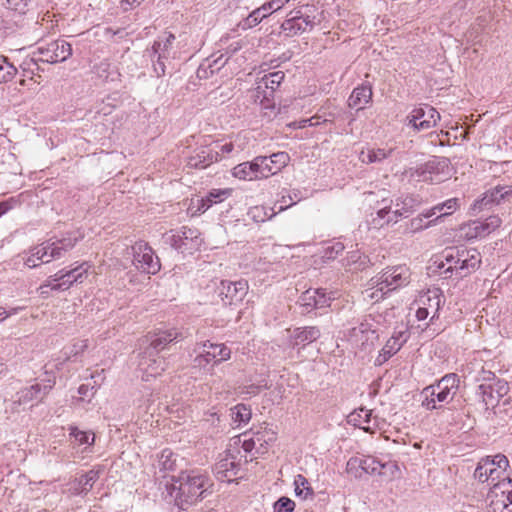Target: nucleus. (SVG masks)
Masks as SVG:
<instances>
[{
	"label": "nucleus",
	"instance_id": "49",
	"mask_svg": "<svg viewBox=\"0 0 512 512\" xmlns=\"http://www.w3.org/2000/svg\"><path fill=\"white\" fill-rule=\"evenodd\" d=\"M363 475H376L378 472L379 460L371 456L360 457Z\"/></svg>",
	"mask_w": 512,
	"mask_h": 512
},
{
	"label": "nucleus",
	"instance_id": "40",
	"mask_svg": "<svg viewBox=\"0 0 512 512\" xmlns=\"http://www.w3.org/2000/svg\"><path fill=\"white\" fill-rule=\"evenodd\" d=\"M267 18L265 14L262 12L261 8L258 7L253 10L245 19H243L239 26L243 30L251 29L258 25L263 19Z\"/></svg>",
	"mask_w": 512,
	"mask_h": 512
},
{
	"label": "nucleus",
	"instance_id": "6",
	"mask_svg": "<svg viewBox=\"0 0 512 512\" xmlns=\"http://www.w3.org/2000/svg\"><path fill=\"white\" fill-rule=\"evenodd\" d=\"M41 55L40 58H32L31 61L36 63L42 61L50 64L62 63L72 55L71 44L64 39H57L49 43L38 46L37 51L33 53Z\"/></svg>",
	"mask_w": 512,
	"mask_h": 512
},
{
	"label": "nucleus",
	"instance_id": "41",
	"mask_svg": "<svg viewBox=\"0 0 512 512\" xmlns=\"http://www.w3.org/2000/svg\"><path fill=\"white\" fill-rule=\"evenodd\" d=\"M17 73V68L9 63L4 56H0V84L11 81Z\"/></svg>",
	"mask_w": 512,
	"mask_h": 512
},
{
	"label": "nucleus",
	"instance_id": "27",
	"mask_svg": "<svg viewBox=\"0 0 512 512\" xmlns=\"http://www.w3.org/2000/svg\"><path fill=\"white\" fill-rule=\"evenodd\" d=\"M62 247H56L54 242H44L36 246V255L40 258V263H49L54 259L62 257Z\"/></svg>",
	"mask_w": 512,
	"mask_h": 512
},
{
	"label": "nucleus",
	"instance_id": "23",
	"mask_svg": "<svg viewBox=\"0 0 512 512\" xmlns=\"http://www.w3.org/2000/svg\"><path fill=\"white\" fill-rule=\"evenodd\" d=\"M237 471L238 465L229 458L219 460L214 467V475L220 481L231 482Z\"/></svg>",
	"mask_w": 512,
	"mask_h": 512
},
{
	"label": "nucleus",
	"instance_id": "53",
	"mask_svg": "<svg viewBox=\"0 0 512 512\" xmlns=\"http://www.w3.org/2000/svg\"><path fill=\"white\" fill-rule=\"evenodd\" d=\"M295 502L288 497H280L273 505L274 512H293Z\"/></svg>",
	"mask_w": 512,
	"mask_h": 512
},
{
	"label": "nucleus",
	"instance_id": "11",
	"mask_svg": "<svg viewBox=\"0 0 512 512\" xmlns=\"http://www.w3.org/2000/svg\"><path fill=\"white\" fill-rule=\"evenodd\" d=\"M292 14L293 12H290L291 17L281 24V30L286 36L292 37L314 27L315 23L310 16H304L300 11H295L294 15Z\"/></svg>",
	"mask_w": 512,
	"mask_h": 512
},
{
	"label": "nucleus",
	"instance_id": "20",
	"mask_svg": "<svg viewBox=\"0 0 512 512\" xmlns=\"http://www.w3.org/2000/svg\"><path fill=\"white\" fill-rule=\"evenodd\" d=\"M461 264L458 277L462 278L475 271L481 264V255L476 249L461 247Z\"/></svg>",
	"mask_w": 512,
	"mask_h": 512
},
{
	"label": "nucleus",
	"instance_id": "46",
	"mask_svg": "<svg viewBox=\"0 0 512 512\" xmlns=\"http://www.w3.org/2000/svg\"><path fill=\"white\" fill-rule=\"evenodd\" d=\"M232 174L234 177L241 180H254L257 179V175L251 172V165L248 162L238 164L233 168Z\"/></svg>",
	"mask_w": 512,
	"mask_h": 512
},
{
	"label": "nucleus",
	"instance_id": "7",
	"mask_svg": "<svg viewBox=\"0 0 512 512\" xmlns=\"http://www.w3.org/2000/svg\"><path fill=\"white\" fill-rule=\"evenodd\" d=\"M131 249L133 254V265L137 270L147 274H156L160 270L161 265L159 258L155 256L154 251L148 243L138 241L131 247Z\"/></svg>",
	"mask_w": 512,
	"mask_h": 512
},
{
	"label": "nucleus",
	"instance_id": "12",
	"mask_svg": "<svg viewBox=\"0 0 512 512\" xmlns=\"http://www.w3.org/2000/svg\"><path fill=\"white\" fill-rule=\"evenodd\" d=\"M45 384L41 386L40 384L36 383L31 385L30 387L21 389L17 393V402L19 404H28L32 402L33 400H42L45 395L48 394V392L53 388L55 385V377L49 376L47 379L44 380Z\"/></svg>",
	"mask_w": 512,
	"mask_h": 512
},
{
	"label": "nucleus",
	"instance_id": "19",
	"mask_svg": "<svg viewBox=\"0 0 512 512\" xmlns=\"http://www.w3.org/2000/svg\"><path fill=\"white\" fill-rule=\"evenodd\" d=\"M203 348L205 356L209 357L213 362V366L227 361L231 357V349L223 343H212L210 341H204L199 343V349Z\"/></svg>",
	"mask_w": 512,
	"mask_h": 512
},
{
	"label": "nucleus",
	"instance_id": "31",
	"mask_svg": "<svg viewBox=\"0 0 512 512\" xmlns=\"http://www.w3.org/2000/svg\"><path fill=\"white\" fill-rule=\"evenodd\" d=\"M459 207V199L458 198H451L443 203H439L429 209L425 212L424 217H432L437 212L441 213L438 217L443 218L444 216L452 214L454 211H456Z\"/></svg>",
	"mask_w": 512,
	"mask_h": 512
},
{
	"label": "nucleus",
	"instance_id": "55",
	"mask_svg": "<svg viewBox=\"0 0 512 512\" xmlns=\"http://www.w3.org/2000/svg\"><path fill=\"white\" fill-rule=\"evenodd\" d=\"M195 351L198 352V355L193 359V367L206 369L211 363L213 364L210 358L205 356L203 348L199 349V343H197Z\"/></svg>",
	"mask_w": 512,
	"mask_h": 512
},
{
	"label": "nucleus",
	"instance_id": "18",
	"mask_svg": "<svg viewBox=\"0 0 512 512\" xmlns=\"http://www.w3.org/2000/svg\"><path fill=\"white\" fill-rule=\"evenodd\" d=\"M419 200L414 196H405L397 198L392 210V216L387 219V222H398L399 218L407 217L412 214L419 206Z\"/></svg>",
	"mask_w": 512,
	"mask_h": 512
},
{
	"label": "nucleus",
	"instance_id": "60",
	"mask_svg": "<svg viewBox=\"0 0 512 512\" xmlns=\"http://www.w3.org/2000/svg\"><path fill=\"white\" fill-rule=\"evenodd\" d=\"M330 298L326 297L325 292L317 289L314 290V296H313V307L315 308H322L328 305V301Z\"/></svg>",
	"mask_w": 512,
	"mask_h": 512
},
{
	"label": "nucleus",
	"instance_id": "59",
	"mask_svg": "<svg viewBox=\"0 0 512 512\" xmlns=\"http://www.w3.org/2000/svg\"><path fill=\"white\" fill-rule=\"evenodd\" d=\"M344 250V245L340 242L327 247L324 252V258L331 260L337 257Z\"/></svg>",
	"mask_w": 512,
	"mask_h": 512
},
{
	"label": "nucleus",
	"instance_id": "43",
	"mask_svg": "<svg viewBox=\"0 0 512 512\" xmlns=\"http://www.w3.org/2000/svg\"><path fill=\"white\" fill-rule=\"evenodd\" d=\"M368 263V257L362 255L359 251H352L348 253L346 266L354 265L355 269L362 270L368 266Z\"/></svg>",
	"mask_w": 512,
	"mask_h": 512
},
{
	"label": "nucleus",
	"instance_id": "44",
	"mask_svg": "<svg viewBox=\"0 0 512 512\" xmlns=\"http://www.w3.org/2000/svg\"><path fill=\"white\" fill-rule=\"evenodd\" d=\"M69 430L70 438H73L75 443L79 445L87 444L88 446L94 443V435L90 437V434L88 432L81 431L75 426H71Z\"/></svg>",
	"mask_w": 512,
	"mask_h": 512
},
{
	"label": "nucleus",
	"instance_id": "54",
	"mask_svg": "<svg viewBox=\"0 0 512 512\" xmlns=\"http://www.w3.org/2000/svg\"><path fill=\"white\" fill-rule=\"evenodd\" d=\"M55 274L51 275L47 278V280L43 283V288H50L51 291H65L70 288V282H64V279L60 281H55Z\"/></svg>",
	"mask_w": 512,
	"mask_h": 512
},
{
	"label": "nucleus",
	"instance_id": "28",
	"mask_svg": "<svg viewBox=\"0 0 512 512\" xmlns=\"http://www.w3.org/2000/svg\"><path fill=\"white\" fill-rule=\"evenodd\" d=\"M419 301L424 305V307L429 308L430 312H433V319L443 303V295L441 290L438 288L429 289L426 294L420 297Z\"/></svg>",
	"mask_w": 512,
	"mask_h": 512
},
{
	"label": "nucleus",
	"instance_id": "3",
	"mask_svg": "<svg viewBox=\"0 0 512 512\" xmlns=\"http://www.w3.org/2000/svg\"><path fill=\"white\" fill-rule=\"evenodd\" d=\"M508 467L509 461L505 455L486 456L478 462L474 478L481 483L491 481L494 484L504 475Z\"/></svg>",
	"mask_w": 512,
	"mask_h": 512
},
{
	"label": "nucleus",
	"instance_id": "52",
	"mask_svg": "<svg viewBox=\"0 0 512 512\" xmlns=\"http://www.w3.org/2000/svg\"><path fill=\"white\" fill-rule=\"evenodd\" d=\"M392 216V207L386 206L377 211V216L372 219V225L374 227H382L384 224H389L387 219Z\"/></svg>",
	"mask_w": 512,
	"mask_h": 512
},
{
	"label": "nucleus",
	"instance_id": "4",
	"mask_svg": "<svg viewBox=\"0 0 512 512\" xmlns=\"http://www.w3.org/2000/svg\"><path fill=\"white\" fill-rule=\"evenodd\" d=\"M174 41V34L168 33L153 43L149 56L153 62L154 72L158 77L165 75L166 62L169 63L170 59L176 58L177 51L173 46Z\"/></svg>",
	"mask_w": 512,
	"mask_h": 512
},
{
	"label": "nucleus",
	"instance_id": "15",
	"mask_svg": "<svg viewBox=\"0 0 512 512\" xmlns=\"http://www.w3.org/2000/svg\"><path fill=\"white\" fill-rule=\"evenodd\" d=\"M220 160L221 157L218 149H213L212 146H205L188 158L187 165L191 168L204 169Z\"/></svg>",
	"mask_w": 512,
	"mask_h": 512
},
{
	"label": "nucleus",
	"instance_id": "5",
	"mask_svg": "<svg viewBox=\"0 0 512 512\" xmlns=\"http://www.w3.org/2000/svg\"><path fill=\"white\" fill-rule=\"evenodd\" d=\"M410 272L406 266H394L387 268L380 278L376 281L377 290L370 295L371 299L377 298V292H382L381 296L384 294V290L393 291L397 288L405 286L409 283Z\"/></svg>",
	"mask_w": 512,
	"mask_h": 512
},
{
	"label": "nucleus",
	"instance_id": "24",
	"mask_svg": "<svg viewBox=\"0 0 512 512\" xmlns=\"http://www.w3.org/2000/svg\"><path fill=\"white\" fill-rule=\"evenodd\" d=\"M372 99V89L370 86H359L354 88L349 99L348 105L351 108H356L357 110L364 109L365 106Z\"/></svg>",
	"mask_w": 512,
	"mask_h": 512
},
{
	"label": "nucleus",
	"instance_id": "61",
	"mask_svg": "<svg viewBox=\"0 0 512 512\" xmlns=\"http://www.w3.org/2000/svg\"><path fill=\"white\" fill-rule=\"evenodd\" d=\"M24 264L29 268H35L40 264V258L36 255V247L31 249L30 255L23 257Z\"/></svg>",
	"mask_w": 512,
	"mask_h": 512
},
{
	"label": "nucleus",
	"instance_id": "38",
	"mask_svg": "<svg viewBox=\"0 0 512 512\" xmlns=\"http://www.w3.org/2000/svg\"><path fill=\"white\" fill-rule=\"evenodd\" d=\"M393 149H389L388 151L384 150V149H372V150H368L366 153L365 152H362L361 153V161L363 163H375V162H381L383 161L384 159H386L387 157L390 156V154L392 153Z\"/></svg>",
	"mask_w": 512,
	"mask_h": 512
},
{
	"label": "nucleus",
	"instance_id": "50",
	"mask_svg": "<svg viewBox=\"0 0 512 512\" xmlns=\"http://www.w3.org/2000/svg\"><path fill=\"white\" fill-rule=\"evenodd\" d=\"M32 4V0H6L5 6L7 9L15 11L19 14H25Z\"/></svg>",
	"mask_w": 512,
	"mask_h": 512
},
{
	"label": "nucleus",
	"instance_id": "37",
	"mask_svg": "<svg viewBox=\"0 0 512 512\" xmlns=\"http://www.w3.org/2000/svg\"><path fill=\"white\" fill-rule=\"evenodd\" d=\"M294 485L296 496L307 499L308 497H312L314 495L312 487L303 475L298 474L295 477Z\"/></svg>",
	"mask_w": 512,
	"mask_h": 512
},
{
	"label": "nucleus",
	"instance_id": "32",
	"mask_svg": "<svg viewBox=\"0 0 512 512\" xmlns=\"http://www.w3.org/2000/svg\"><path fill=\"white\" fill-rule=\"evenodd\" d=\"M178 337L179 333L175 329L159 332L151 340L150 349L158 352L164 349L166 345L176 340Z\"/></svg>",
	"mask_w": 512,
	"mask_h": 512
},
{
	"label": "nucleus",
	"instance_id": "13",
	"mask_svg": "<svg viewBox=\"0 0 512 512\" xmlns=\"http://www.w3.org/2000/svg\"><path fill=\"white\" fill-rule=\"evenodd\" d=\"M168 241L173 248L182 250V252L187 249L189 244V248H194L201 243L199 231L186 226L182 227V229L176 234L169 236Z\"/></svg>",
	"mask_w": 512,
	"mask_h": 512
},
{
	"label": "nucleus",
	"instance_id": "25",
	"mask_svg": "<svg viewBox=\"0 0 512 512\" xmlns=\"http://www.w3.org/2000/svg\"><path fill=\"white\" fill-rule=\"evenodd\" d=\"M86 263L81 264L80 266L64 271L61 270L55 273V281H60L64 279V282H70V287L74 283H82L87 278L88 266L84 268Z\"/></svg>",
	"mask_w": 512,
	"mask_h": 512
},
{
	"label": "nucleus",
	"instance_id": "56",
	"mask_svg": "<svg viewBox=\"0 0 512 512\" xmlns=\"http://www.w3.org/2000/svg\"><path fill=\"white\" fill-rule=\"evenodd\" d=\"M225 191H218V192H210L209 196L206 199H201V206L198 207V211L205 212L207 209L210 208L212 203H216L219 199L221 201V196L225 195Z\"/></svg>",
	"mask_w": 512,
	"mask_h": 512
},
{
	"label": "nucleus",
	"instance_id": "30",
	"mask_svg": "<svg viewBox=\"0 0 512 512\" xmlns=\"http://www.w3.org/2000/svg\"><path fill=\"white\" fill-rule=\"evenodd\" d=\"M378 472L376 475L380 476L384 481L390 482L399 479L402 471L396 461H387L378 463Z\"/></svg>",
	"mask_w": 512,
	"mask_h": 512
},
{
	"label": "nucleus",
	"instance_id": "14",
	"mask_svg": "<svg viewBox=\"0 0 512 512\" xmlns=\"http://www.w3.org/2000/svg\"><path fill=\"white\" fill-rule=\"evenodd\" d=\"M501 225L498 216H490L484 221H473L466 227L465 235L468 239L483 238Z\"/></svg>",
	"mask_w": 512,
	"mask_h": 512
},
{
	"label": "nucleus",
	"instance_id": "34",
	"mask_svg": "<svg viewBox=\"0 0 512 512\" xmlns=\"http://www.w3.org/2000/svg\"><path fill=\"white\" fill-rule=\"evenodd\" d=\"M460 254L461 247H451L444 251V260L447 264H449V266L444 271L445 274L455 271L456 275L458 276L459 266L461 264Z\"/></svg>",
	"mask_w": 512,
	"mask_h": 512
},
{
	"label": "nucleus",
	"instance_id": "48",
	"mask_svg": "<svg viewBox=\"0 0 512 512\" xmlns=\"http://www.w3.org/2000/svg\"><path fill=\"white\" fill-rule=\"evenodd\" d=\"M266 162V156H258L253 161L248 162V165H251V172L257 175V179L268 178V176H264L267 168Z\"/></svg>",
	"mask_w": 512,
	"mask_h": 512
},
{
	"label": "nucleus",
	"instance_id": "9",
	"mask_svg": "<svg viewBox=\"0 0 512 512\" xmlns=\"http://www.w3.org/2000/svg\"><path fill=\"white\" fill-rule=\"evenodd\" d=\"M408 124L417 131H424L434 127L440 119L439 112L429 106L419 107L412 110L407 117Z\"/></svg>",
	"mask_w": 512,
	"mask_h": 512
},
{
	"label": "nucleus",
	"instance_id": "10",
	"mask_svg": "<svg viewBox=\"0 0 512 512\" xmlns=\"http://www.w3.org/2000/svg\"><path fill=\"white\" fill-rule=\"evenodd\" d=\"M246 290L247 283L244 281L231 282L222 280L217 286L218 296L224 305H231L241 301L246 294Z\"/></svg>",
	"mask_w": 512,
	"mask_h": 512
},
{
	"label": "nucleus",
	"instance_id": "57",
	"mask_svg": "<svg viewBox=\"0 0 512 512\" xmlns=\"http://www.w3.org/2000/svg\"><path fill=\"white\" fill-rule=\"evenodd\" d=\"M81 237H82L81 235L74 236V237L69 236V237H65L60 240L54 241V243H55L56 247L64 248V249H62V256H63L64 253H66L68 250H70L71 248L74 247V245L76 244L78 239Z\"/></svg>",
	"mask_w": 512,
	"mask_h": 512
},
{
	"label": "nucleus",
	"instance_id": "26",
	"mask_svg": "<svg viewBox=\"0 0 512 512\" xmlns=\"http://www.w3.org/2000/svg\"><path fill=\"white\" fill-rule=\"evenodd\" d=\"M266 160L267 168L265 169L264 176L269 177L281 171L288 164L290 156L287 152L281 151L273 153L269 157L266 156Z\"/></svg>",
	"mask_w": 512,
	"mask_h": 512
},
{
	"label": "nucleus",
	"instance_id": "39",
	"mask_svg": "<svg viewBox=\"0 0 512 512\" xmlns=\"http://www.w3.org/2000/svg\"><path fill=\"white\" fill-rule=\"evenodd\" d=\"M512 490V477L508 476L495 482L490 490V497L501 498Z\"/></svg>",
	"mask_w": 512,
	"mask_h": 512
},
{
	"label": "nucleus",
	"instance_id": "63",
	"mask_svg": "<svg viewBox=\"0 0 512 512\" xmlns=\"http://www.w3.org/2000/svg\"><path fill=\"white\" fill-rule=\"evenodd\" d=\"M18 204H19V201L14 197H11L6 201L1 202L0 203V216L5 214L9 210L13 209L14 207H16Z\"/></svg>",
	"mask_w": 512,
	"mask_h": 512
},
{
	"label": "nucleus",
	"instance_id": "42",
	"mask_svg": "<svg viewBox=\"0 0 512 512\" xmlns=\"http://www.w3.org/2000/svg\"><path fill=\"white\" fill-rule=\"evenodd\" d=\"M176 458L175 454L169 450L164 449L159 457L158 466L160 471H173L175 469Z\"/></svg>",
	"mask_w": 512,
	"mask_h": 512
},
{
	"label": "nucleus",
	"instance_id": "17",
	"mask_svg": "<svg viewBox=\"0 0 512 512\" xmlns=\"http://www.w3.org/2000/svg\"><path fill=\"white\" fill-rule=\"evenodd\" d=\"M284 77L285 75L282 71H276L264 75L257 83V87L255 88V97L259 98L260 94H263V98L267 99L279 87L281 82L284 80Z\"/></svg>",
	"mask_w": 512,
	"mask_h": 512
},
{
	"label": "nucleus",
	"instance_id": "45",
	"mask_svg": "<svg viewBox=\"0 0 512 512\" xmlns=\"http://www.w3.org/2000/svg\"><path fill=\"white\" fill-rule=\"evenodd\" d=\"M232 417L238 425L247 423L251 418V409L244 404H238L232 409Z\"/></svg>",
	"mask_w": 512,
	"mask_h": 512
},
{
	"label": "nucleus",
	"instance_id": "29",
	"mask_svg": "<svg viewBox=\"0 0 512 512\" xmlns=\"http://www.w3.org/2000/svg\"><path fill=\"white\" fill-rule=\"evenodd\" d=\"M99 477V470H89L88 472L80 476L78 479H76L74 490L76 491L77 494H86L93 488L94 484L97 482Z\"/></svg>",
	"mask_w": 512,
	"mask_h": 512
},
{
	"label": "nucleus",
	"instance_id": "47",
	"mask_svg": "<svg viewBox=\"0 0 512 512\" xmlns=\"http://www.w3.org/2000/svg\"><path fill=\"white\" fill-rule=\"evenodd\" d=\"M346 472L356 479H361L363 477L360 457H351L347 461Z\"/></svg>",
	"mask_w": 512,
	"mask_h": 512
},
{
	"label": "nucleus",
	"instance_id": "21",
	"mask_svg": "<svg viewBox=\"0 0 512 512\" xmlns=\"http://www.w3.org/2000/svg\"><path fill=\"white\" fill-rule=\"evenodd\" d=\"M371 416V410L360 408L349 414L348 422L363 429L365 432L374 433L378 425L376 419H372Z\"/></svg>",
	"mask_w": 512,
	"mask_h": 512
},
{
	"label": "nucleus",
	"instance_id": "2",
	"mask_svg": "<svg viewBox=\"0 0 512 512\" xmlns=\"http://www.w3.org/2000/svg\"><path fill=\"white\" fill-rule=\"evenodd\" d=\"M459 377L455 373L443 376L434 384L425 387L421 392V405L426 410H436L443 407V403L453 400L459 389Z\"/></svg>",
	"mask_w": 512,
	"mask_h": 512
},
{
	"label": "nucleus",
	"instance_id": "51",
	"mask_svg": "<svg viewBox=\"0 0 512 512\" xmlns=\"http://www.w3.org/2000/svg\"><path fill=\"white\" fill-rule=\"evenodd\" d=\"M288 2L289 0H270L265 2L262 6H260V8L265 16L268 17L272 13L282 9Z\"/></svg>",
	"mask_w": 512,
	"mask_h": 512
},
{
	"label": "nucleus",
	"instance_id": "33",
	"mask_svg": "<svg viewBox=\"0 0 512 512\" xmlns=\"http://www.w3.org/2000/svg\"><path fill=\"white\" fill-rule=\"evenodd\" d=\"M407 338V333L402 331L392 335L382 349L385 359L391 357L396 352H398L402 345L407 341Z\"/></svg>",
	"mask_w": 512,
	"mask_h": 512
},
{
	"label": "nucleus",
	"instance_id": "22",
	"mask_svg": "<svg viewBox=\"0 0 512 512\" xmlns=\"http://www.w3.org/2000/svg\"><path fill=\"white\" fill-rule=\"evenodd\" d=\"M321 335L318 327L308 326L296 328L291 335L290 344L295 347L299 345H306L316 341Z\"/></svg>",
	"mask_w": 512,
	"mask_h": 512
},
{
	"label": "nucleus",
	"instance_id": "1",
	"mask_svg": "<svg viewBox=\"0 0 512 512\" xmlns=\"http://www.w3.org/2000/svg\"><path fill=\"white\" fill-rule=\"evenodd\" d=\"M172 481L170 486L166 484L167 489L182 510L196 504L212 485L207 473L196 469L182 471L177 478L172 477Z\"/></svg>",
	"mask_w": 512,
	"mask_h": 512
},
{
	"label": "nucleus",
	"instance_id": "64",
	"mask_svg": "<svg viewBox=\"0 0 512 512\" xmlns=\"http://www.w3.org/2000/svg\"><path fill=\"white\" fill-rule=\"evenodd\" d=\"M494 505L500 503L504 508H507L510 504H512V490L508 491L504 497L497 499L496 501L492 500Z\"/></svg>",
	"mask_w": 512,
	"mask_h": 512
},
{
	"label": "nucleus",
	"instance_id": "16",
	"mask_svg": "<svg viewBox=\"0 0 512 512\" xmlns=\"http://www.w3.org/2000/svg\"><path fill=\"white\" fill-rule=\"evenodd\" d=\"M149 356L143 357L140 362V367L143 371L142 379L149 381L150 378L161 375L167 368V361L164 357L152 355L149 351Z\"/></svg>",
	"mask_w": 512,
	"mask_h": 512
},
{
	"label": "nucleus",
	"instance_id": "8",
	"mask_svg": "<svg viewBox=\"0 0 512 512\" xmlns=\"http://www.w3.org/2000/svg\"><path fill=\"white\" fill-rule=\"evenodd\" d=\"M511 199L512 185L499 183L484 192L480 198L476 199L472 209L480 212L484 209H490L494 205H502L510 202Z\"/></svg>",
	"mask_w": 512,
	"mask_h": 512
},
{
	"label": "nucleus",
	"instance_id": "58",
	"mask_svg": "<svg viewBox=\"0 0 512 512\" xmlns=\"http://www.w3.org/2000/svg\"><path fill=\"white\" fill-rule=\"evenodd\" d=\"M214 73L215 69H213V64H211L210 60H206L197 69V77L199 79H207Z\"/></svg>",
	"mask_w": 512,
	"mask_h": 512
},
{
	"label": "nucleus",
	"instance_id": "35",
	"mask_svg": "<svg viewBox=\"0 0 512 512\" xmlns=\"http://www.w3.org/2000/svg\"><path fill=\"white\" fill-rule=\"evenodd\" d=\"M476 394L481 398L482 402L488 405H494L498 402L501 396L499 391H496L492 384L482 383L478 386Z\"/></svg>",
	"mask_w": 512,
	"mask_h": 512
},
{
	"label": "nucleus",
	"instance_id": "36",
	"mask_svg": "<svg viewBox=\"0 0 512 512\" xmlns=\"http://www.w3.org/2000/svg\"><path fill=\"white\" fill-rule=\"evenodd\" d=\"M424 214L425 213H421L417 217H414L413 219H411L409 221V223H407V225H406L405 232L408 234L417 233L419 231H422L426 228H429V227L435 225L440 220V217H436L433 220H430L427 223H424V219L427 218V217H424Z\"/></svg>",
	"mask_w": 512,
	"mask_h": 512
},
{
	"label": "nucleus",
	"instance_id": "62",
	"mask_svg": "<svg viewBox=\"0 0 512 512\" xmlns=\"http://www.w3.org/2000/svg\"><path fill=\"white\" fill-rule=\"evenodd\" d=\"M256 439L257 442H265L268 443L270 441L275 440V432L271 429H265L264 431H257L256 432Z\"/></svg>",
	"mask_w": 512,
	"mask_h": 512
}]
</instances>
